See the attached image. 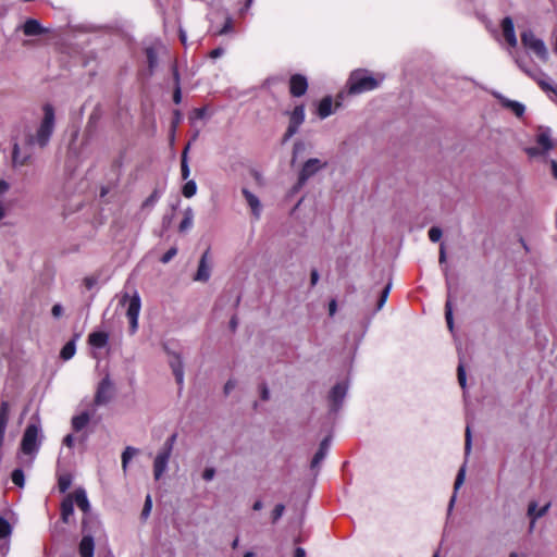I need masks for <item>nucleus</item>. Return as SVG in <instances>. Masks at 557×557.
<instances>
[{
	"label": "nucleus",
	"instance_id": "nucleus-1",
	"mask_svg": "<svg viewBox=\"0 0 557 557\" xmlns=\"http://www.w3.org/2000/svg\"><path fill=\"white\" fill-rule=\"evenodd\" d=\"M12 165L14 168L25 165L32 158V146L34 136L32 127L27 121H20L15 124L12 133Z\"/></svg>",
	"mask_w": 557,
	"mask_h": 557
},
{
	"label": "nucleus",
	"instance_id": "nucleus-2",
	"mask_svg": "<svg viewBox=\"0 0 557 557\" xmlns=\"http://www.w3.org/2000/svg\"><path fill=\"white\" fill-rule=\"evenodd\" d=\"M383 79V75L373 76L368 70H355L350 73L347 82L348 92L358 95L374 90L380 86Z\"/></svg>",
	"mask_w": 557,
	"mask_h": 557
},
{
	"label": "nucleus",
	"instance_id": "nucleus-3",
	"mask_svg": "<svg viewBox=\"0 0 557 557\" xmlns=\"http://www.w3.org/2000/svg\"><path fill=\"white\" fill-rule=\"evenodd\" d=\"M119 306L126 307V317L129 321V333L133 335L138 330V318L141 308L140 296L137 292L133 295L123 293L119 298Z\"/></svg>",
	"mask_w": 557,
	"mask_h": 557
},
{
	"label": "nucleus",
	"instance_id": "nucleus-4",
	"mask_svg": "<svg viewBox=\"0 0 557 557\" xmlns=\"http://www.w3.org/2000/svg\"><path fill=\"white\" fill-rule=\"evenodd\" d=\"M44 117L39 124V127L34 136V144L45 147L54 128V110L51 104H45L42 108Z\"/></svg>",
	"mask_w": 557,
	"mask_h": 557
},
{
	"label": "nucleus",
	"instance_id": "nucleus-5",
	"mask_svg": "<svg viewBox=\"0 0 557 557\" xmlns=\"http://www.w3.org/2000/svg\"><path fill=\"white\" fill-rule=\"evenodd\" d=\"M40 424L30 423L25 429L21 442V449L26 455L35 454L39 448Z\"/></svg>",
	"mask_w": 557,
	"mask_h": 557
},
{
	"label": "nucleus",
	"instance_id": "nucleus-6",
	"mask_svg": "<svg viewBox=\"0 0 557 557\" xmlns=\"http://www.w3.org/2000/svg\"><path fill=\"white\" fill-rule=\"evenodd\" d=\"M521 41L523 46L531 50L541 61L546 62L548 60V50L544 41L537 38L531 30L521 34Z\"/></svg>",
	"mask_w": 557,
	"mask_h": 557
},
{
	"label": "nucleus",
	"instance_id": "nucleus-7",
	"mask_svg": "<svg viewBox=\"0 0 557 557\" xmlns=\"http://www.w3.org/2000/svg\"><path fill=\"white\" fill-rule=\"evenodd\" d=\"M326 165L327 162L318 158H311L307 160L299 172L298 186L301 187L310 177H312L320 170L324 169Z\"/></svg>",
	"mask_w": 557,
	"mask_h": 557
},
{
	"label": "nucleus",
	"instance_id": "nucleus-8",
	"mask_svg": "<svg viewBox=\"0 0 557 557\" xmlns=\"http://www.w3.org/2000/svg\"><path fill=\"white\" fill-rule=\"evenodd\" d=\"M113 397V384L110 377L104 376L98 384L94 403L97 407L104 406L110 403Z\"/></svg>",
	"mask_w": 557,
	"mask_h": 557
},
{
	"label": "nucleus",
	"instance_id": "nucleus-9",
	"mask_svg": "<svg viewBox=\"0 0 557 557\" xmlns=\"http://www.w3.org/2000/svg\"><path fill=\"white\" fill-rule=\"evenodd\" d=\"M304 121L305 108L302 106H297L290 114L289 125L287 127L284 139L287 140L293 137L298 132V128L304 123Z\"/></svg>",
	"mask_w": 557,
	"mask_h": 557
},
{
	"label": "nucleus",
	"instance_id": "nucleus-10",
	"mask_svg": "<svg viewBox=\"0 0 557 557\" xmlns=\"http://www.w3.org/2000/svg\"><path fill=\"white\" fill-rule=\"evenodd\" d=\"M171 455L172 454L163 451L161 449L157 454L153 460V476L156 480H160L161 476L165 473Z\"/></svg>",
	"mask_w": 557,
	"mask_h": 557
},
{
	"label": "nucleus",
	"instance_id": "nucleus-11",
	"mask_svg": "<svg viewBox=\"0 0 557 557\" xmlns=\"http://www.w3.org/2000/svg\"><path fill=\"white\" fill-rule=\"evenodd\" d=\"M211 276V265L209 263V251L207 250L200 258L197 272L194 280L197 282H207Z\"/></svg>",
	"mask_w": 557,
	"mask_h": 557
},
{
	"label": "nucleus",
	"instance_id": "nucleus-12",
	"mask_svg": "<svg viewBox=\"0 0 557 557\" xmlns=\"http://www.w3.org/2000/svg\"><path fill=\"white\" fill-rule=\"evenodd\" d=\"M348 386L346 383H338L336 384L331 393H330V399L332 403V409L334 411L338 410L342 406V403L347 394Z\"/></svg>",
	"mask_w": 557,
	"mask_h": 557
},
{
	"label": "nucleus",
	"instance_id": "nucleus-13",
	"mask_svg": "<svg viewBox=\"0 0 557 557\" xmlns=\"http://www.w3.org/2000/svg\"><path fill=\"white\" fill-rule=\"evenodd\" d=\"M308 88V83L305 76L296 74L290 77L289 81V90L290 94L295 97H300L306 94Z\"/></svg>",
	"mask_w": 557,
	"mask_h": 557
},
{
	"label": "nucleus",
	"instance_id": "nucleus-14",
	"mask_svg": "<svg viewBox=\"0 0 557 557\" xmlns=\"http://www.w3.org/2000/svg\"><path fill=\"white\" fill-rule=\"evenodd\" d=\"M496 98L499 100L503 108L510 110L517 117H521L524 114L525 107L523 103L510 100L500 94H497Z\"/></svg>",
	"mask_w": 557,
	"mask_h": 557
},
{
	"label": "nucleus",
	"instance_id": "nucleus-15",
	"mask_svg": "<svg viewBox=\"0 0 557 557\" xmlns=\"http://www.w3.org/2000/svg\"><path fill=\"white\" fill-rule=\"evenodd\" d=\"M242 193L248 206L250 207L252 214L255 215L256 219H259L262 209L259 198L247 188H243Z\"/></svg>",
	"mask_w": 557,
	"mask_h": 557
},
{
	"label": "nucleus",
	"instance_id": "nucleus-16",
	"mask_svg": "<svg viewBox=\"0 0 557 557\" xmlns=\"http://www.w3.org/2000/svg\"><path fill=\"white\" fill-rule=\"evenodd\" d=\"M503 34L506 41L511 46H517V37L515 34L513 22L510 17H505L502 22Z\"/></svg>",
	"mask_w": 557,
	"mask_h": 557
},
{
	"label": "nucleus",
	"instance_id": "nucleus-17",
	"mask_svg": "<svg viewBox=\"0 0 557 557\" xmlns=\"http://www.w3.org/2000/svg\"><path fill=\"white\" fill-rule=\"evenodd\" d=\"M71 496L73 498V503H75L82 511H84V512L89 511L90 504L87 498L86 491L84 488H77Z\"/></svg>",
	"mask_w": 557,
	"mask_h": 557
},
{
	"label": "nucleus",
	"instance_id": "nucleus-18",
	"mask_svg": "<svg viewBox=\"0 0 557 557\" xmlns=\"http://www.w3.org/2000/svg\"><path fill=\"white\" fill-rule=\"evenodd\" d=\"M330 443H331V438L330 437H325L320 443L319 449L315 453V455L313 456V459L311 461V468L312 469L318 468L319 465L322 462V460L325 458V456L327 454V450L330 448Z\"/></svg>",
	"mask_w": 557,
	"mask_h": 557
},
{
	"label": "nucleus",
	"instance_id": "nucleus-19",
	"mask_svg": "<svg viewBox=\"0 0 557 557\" xmlns=\"http://www.w3.org/2000/svg\"><path fill=\"white\" fill-rule=\"evenodd\" d=\"M109 342V334L106 332H92L88 335V344L94 348H103Z\"/></svg>",
	"mask_w": 557,
	"mask_h": 557
},
{
	"label": "nucleus",
	"instance_id": "nucleus-20",
	"mask_svg": "<svg viewBox=\"0 0 557 557\" xmlns=\"http://www.w3.org/2000/svg\"><path fill=\"white\" fill-rule=\"evenodd\" d=\"M23 32L26 36H37L44 34L46 29L41 26V24L35 20L29 18L23 25Z\"/></svg>",
	"mask_w": 557,
	"mask_h": 557
},
{
	"label": "nucleus",
	"instance_id": "nucleus-21",
	"mask_svg": "<svg viewBox=\"0 0 557 557\" xmlns=\"http://www.w3.org/2000/svg\"><path fill=\"white\" fill-rule=\"evenodd\" d=\"M95 542L92 536L84 535L79 543L81 557H94Z\"/></svg>",
	"mask_w": 557,
	"mask_h": 557
},
{
	"label": "nucleus",
	"instance_id": "nucleus-22",
	"mask_svg": "<svg viewBox=\"0 0 557 557\" xmlns=\"http://www.w3.org/2000/svg\"><path fill=\"white\" fill-rule=\"evenodd\" d=\"M74 513V503L71 495H69L61 504V518L62 521L67 523L70 521V518Z\"/></svg>",
	"mask_w": 557,
	"mask_h": 557
},
{
	"label": "nucleus",
	"instance_id": "nucleus-23",
	"mask_svg": "<svg viewBox=\"0 0 557 557\" xmlns=\"http://www.w3.org/2000/svg\"><path fill=\"white\" fill-rule=\"evenodd\" d=\"M90 421V414L88 412H82L72 418V428L74 431H82Z\"/></svg>",
	"mask_w": 557,
	"mask_h": 557
},
{
	"label": "nucleus",
	"instance_id": "nucleus-24",
	"mask_svg": "<svg viewBox=\"0 0 557 557\" xmlns=\"http://www.w3.org/2000/svg\"><path fill=\"white\" fill-rule=\"evenodd\" d=\"M333 113L332 110V98L331 97H324L318 106V115L320 119H326Z\"/></svg>",
	"mask_w": 557,
	"mask_h": 557
},
{
	"label": "nucleus",
	"instance_id": "nucleus-25",
	"mask_svg": "<svg viewBox=\"0 0 557 557\" xmlns=\"http://www.w3.org/2000/svg\"><path fill=\"white\" fill-rule=\"evenodd\" d=\"M171 368L177 384L182 385L184 382V368L183 362L178 356H176L175 359L171 361Z\"/></svg>",
	"mask_w": 557,
	"mask_h": 557
},
{
	"label": "nucleus",
	"instance_id": "nucleus-26",
	"mask_svg": "<svg viewBox=\"0 0 557 557\" xmlns=\"http://www.w3.org/2000/svg\"><path fill=\"white\" fill-rule=\"evenodd\" d=\"M517 63L519 65V67L525 72L528 75H530L531 77H533L534 79H536L540 84V86L544 89V90H549V91H553L555 95H557V85H553L552 83H548V82H545V81H542V79H537L536 77V74L535 73H532L531 71L524 69L522 66V64L517 60Z\"/></svg>",
	"mask_w": 557,
	"mask_h": 557
},
{
	"label": "nucleus",
	"instance_id": "nucleus-27",
	"mask_svg": "<svg viewBox=\"0 0 557 557\" xmlns=\"http://www.w3.org/2000/svg\"><path fill=\"white\" fill-rule=\"evenodd\" d=\"M188 149H189V145H187L185 147V149L182 152V158H181V173H182L183 180H187L190 175V170H189V165H188V157H187Z\"/></svg>",
	"mask_w": 557,
	"mask_h": 557
},
{
	"label": "nucleus",
	"instance_id": "nucleus-28",
	"mask_svg": "<svg viewBox=\"0 0 557 557\" xmlns=\"http://www.w3.org/2000/svg\"><path fill=\"white\" fill-rule=\"evenodd\" d=\"M193 222H194L193 210L190 208H187L184 211V219L182 220V222L180 223V226H178L180 232L188 231L193 226Z\"/></svg>",
	"mask_w": 557,
	"mask_h": 557
},
{
	"label": "nucleus",
	"instance_id": "nucleus-29",
	"mask_svg": "<svg viewBox=\"0 0 557 557\" xmlns=\"http://www.w3.org/2000/svg\"><path fill=\"white\" fill-rule=\"evenodd\" d=\"M137 454V449L134 447H126L122 454V469L124 472L127 471L129 460Z\"/></svg>",
	"mask_w": 557,
	"mask_h": 557
},
{
	"label": "nucleus",
	"instance_id": "nucleus-30",
	"mask_svg": "<svg viewBox=\"0 0 557 557\" xmlns=\"http://www.w3.org/2000/svg\"><path fill=\"white\" fill-rule=\"evenodd\" d=\"M537 144L543 150L547 151L553 148L550 136L548 132H542L537 135Z\"/></svg>",
	"mask_w": 557,
	"mask_h": 557
},
{
	"label": "nucleus",
	"instance_id": "nucleus-31",
	"mask_svg": "<svg viewBox=\"0 0 557 557\" xmlns=\"http://www.w3.org/2000/svg\"><path fill=\"white\" fill-rule=\"evenodd\" d=\"M10 417V405L8 401H2L0 404V425L5 426L8 425Z\"/></svg>",
	"mask_w": 557,
	"mask_h": 557
},
{
	"label": "nucleus",
	"instance_id": "nucleus-32",
	"mask_svg": "<svg viewBox=\"0 0 557 557\" xmlns=\"http://www.w3.org/2000/svg\"><path fill=\"white\" fill-rule=\"evenodd\" d=\"M196 193H197L196 182L194 180L187 181L182 188V194L184 195V197L191 198L193 196L196 195Z\"/></svg>",
	"mask_w": 557,
	"mask_h": 557
},
{
	"label": "nucleus",
	"instance_id": "nucleus-33",
	"mask_svg": "<svg viewBox=\"0 0 557 557\" xmlns=\"http://www.w3.org/2000/svg\"><path fill=\"white\" fill-rule=\"evenodd\" d=\"M75 343L74 341H71L63 346L60 355L62 359L70 360L75 355Z\"/></svg>",
	"mask_w": 557,
	"mask_h": 557
},
{
	"label": "nucleus",
	"instance_id": "nucleus-34",
	"mask_svg": "<svg viewBox=\"0 0 557 557\" xmlns=\"http://www.w3.org/2000/svg\"><path fill=\"white\" fill-rule=\"evenodd\" d=\"M445 318L447 322V326L450 331L454 329V320H453V308H451V301L448 298L445 306Z\"/></svg>",
	"mask_w": 557,
	"mask_h": 557
},
{
	"label": "nucleus",
	"instance_id": "nucleus-35",
	"mask_svg": "<svg viewBox=\"0 0 557 557\" xmlns=\"http://www.w3.org/2000/svg\"><path fill=\"white\" fill-rule=\"evenodd\" d=\"M71 484H72V479L69 474H63V475L59 476L58 485H59L60 492L64 493L65 491H67L69 487L71 486Z\"/></svg>",
	"mask_w": 557,
	"mask_h": 557
},
{
	"label": "nucleus",
	"instance_id": "nucleus-36",
	"mask_svg": "<svg viewBox=\"0 0 557 557\" xmlns=\"http://www.w3.org/2000/svg\"><path fill=\"white\" fill-rule=\"evenodd\" d=\"M391 292V284H387L380 293V297L376 305V310H381L385 305L388 294Z\"/></svg>",
	"mask_w": 557,
	"mask_h": 557
},
{
	"label": "nucleus",
	"instance_id": "nucleus-37",
	"mask_svg": "<svg viewBox=\"0 0 557 557\" xmlns=\"http://www.w3.org/2000/svg\"><path fill=\"white\" fill-rule=\"evenodd\" d=\"M11 534V525L8 520L0 517V537L4 539Z\"/></svg>",
	"mask_w": 557,
	"mask_h": 557
},
{
	"label": "nucleus",
	"instance_id": "nucleus-38",
	"mask_svg": "<svg viewBox=\"0 0 557 557\" xmlns=\"http://www.w3.org/2000/svg\"><path fill=\"white\" fill-rule=\"evenodd\" d=\"M176 437H177L176 434H172L170 437H168L166 441L164 442L161 450L172 454L174 444L176 442Z\"/></svg>",
	"mask_w": 557,
	"mask_h": 557
},
{
	"label": "nucleus",
	"instance_id": "nucleus-39",
	"mask_svg": "<svg viewBox=\"0 0 557 557\" xmlns=\"http://www.w3.org/2000/svg\"><path fill=\"white\" fill-rule=\"evenodd\" d=\"M12 481L17 486L22 487L24 485V473H23V471L21 469H15L12 472Z\"/></svg>",
	"mask_w": 557,
	"mask_h": 557
},
{
	"label": "nucleus",
	"instance_id": "nucleus-40",
	"mask_svg": "<svg viewBox=\"0 0 557 557\" xmlns=\"http://www.w3.org/2000/svg\"><path fill=\"white\" fill-rule=\"evenodd\" d=\"M443 233L442 230L437 226H433L429 230V238L431 242L436 243L441 239Z\"/></svg>",
	"mask_w": 557,
	"mask_h": 557
},
{
	"label": "nucleus",
	"instance_id": "nucleus-41",
	"mask_svg": "<svg viewBox=\"0 0 557 557\" xmlns=\"http://www.w3.org/2000/svg\"><path fill=\"white\" fill-rule=\"evenodd\" d=\"M550 507V504H546L545 506H543L541 509L537 510L536 515L533 516V521H531V525H530V530H532L534 528V524H535V521L543 517L544 515H546V512L548 511Z\"/></svg>",
	"mask_w": 557,
	"mask_h": 557
},
{
	"label": "nucleus",
	"instance_id": "nucleus-42",
	"mask_svg": "<svg viewBox=\"0 0 557 557\" xmlns=\"http://www.w3.org/2000/svg\"><path fill=\"white\" fill-rule=\"evenodd\" d=\"M466 476V468L462 466L457 474L456 481H455V491H457L465 482Z\"/></svg>",
	"mask_w": 557,
	"mask_h": 557
},
{
	"label": "nucleus",
	"instance_id": "nucleus-43",
	"mask_svg": "<svg viewBox=\"0 0 557 557\" xmlns=\"http://www.w3.org/2000/svg\"><path fill=\"white\" fill-rule=\"evenodd\" d=\"M151 508H152V500H151L150 495H147L145 504H144V508L141 511V517L147 518L151 512Z\"/></svg>",
	"mask_w": 557,
	"mask_h": 557
},
{
	"label": "nucleus",
	"instance_id": "nucleus-44",
	"mask_svg": "<svg viewBox=\"0 0 557 557\" xmlns=\"http://www.w3.org/2000/svg\"><path fill=\"white\" fill-rule=\"evenodd\" d=\"M177 255V249L175 247L170 248L161 258L162 263L170 262Z\"/></svg>",
	"mask_w": 557,
	"mask_h": 557
},
{
	"label": "nucleus",
	"instance_id": "nucleus-45",
	"mask_svg": "<svg viewBox=\"0 0 557 557\" xmlns=\"http://www.w3.org/2000/svg\"><path fill=\"white\" fill-rule=\"evenodd\" d=\"M285 507L282 504H278L275 506V508L272 511V520L273 522H276L284 513Z\"/></svg>",
	"mask_w": 557,
	"mask_h": 557
},
{
	"label": "nucleus",
	"instance_id": "nucleus-46",
	"mask_svg": "<svg viewBox=\"0 0 557 557\" xmlns=\"http://www.w3.org/2000/svg\"><path fill=\"white\" fill-rule=\"evenodd\" d=\"M159 199L158 191H153L144 202L143 208L153 207Z\"/></svg>",
	"mask_w": 557,
	"mask_h": 557
},
{
	"label": "nucleus",
	"instance_id": "nucleus-47",
	"mask_svg": "<svg viewBox=\"0 0 557 557\" xmlns=\"http://www.w3.org/2000/svg\"><path fill=\"white\" fill-rule=\"evenodd\" d=\"M471 445H472L471 431H470V426L468 425L466 429V443H465L466 455L470 454Z\"/></svg>",
	"mask_w": 557,
	"mask_h": 557
},
{
	"label": "nucleus",
	"instance_id": "nucleus-48",
	"mask_svg": "<svg viewBox=\"0 0 557 557\" xmlns=\"http://www.w3.org/2000/svg\"><path fill=\"white\" fill-rule=\"evenodd\" d=\"M458 382L462 388L466 387L467 379H466V372L462 364L458 366Z\"/></svg>",
	"mask_w": 557,
	"mask_h": 557
},
{
	"label": "nucleus",
	"instance_id": "nucleus-49",
	"mask_svg": "<svg viewBox=\"0 0 557 557\" xmlns=\"http://www.w3.org/2000/svg\"><path fill=\"white\" fill-rule=\"evenodd\" d=\"M233 30V21L231 17H227L224 26L219 30V35H224Z\"/></svg>",
	"mask_w": 557,
	"mask_h": 557
},
{
	"label": "nucleus",
	"instance_id": "nucleus-50",
	"mask_svg": "<svg viewBox=\"0 0 557 557\" xmlns=\"http://www.w3.org/2000/svg\"><path fill=\"white\" fill-rule=\"evenodd\" d=\"M215 475V470L213 468H206L202 472V479L205 481H211Z\"/></svg>",
	"mask_w": 557,
	"mask_h": 557
},
{
	"label": "nucleus",
	"instance_id": "nucleus-51",
	"mask_svg": "<svg viewBox=\"0 0 557 557\" xmlns=\"http://www.w3.org/2000/svg\"><path fill=\"white\" fill-rule=\"evenodd\" d=\"M149 66L152 69L157 64V57L152 49H147Z\"/></svg>",
	"mask_w": 557,
	"mask_h": 557
},
{
	"label": "nucleus",
	"instance_id": "nucleus-52",
	"mask_svg": "<svg viewBox=\"0 0 557 557\" xmlns=\"http://www.w3.org/2000/svg\"><path fill=\"white\" fill-rule=\"evenodd\" d=\"M51 313L54 318H60L63 314V307L60 304H55L51 309Z\"/></svg>",
	"mask_w": 557,
	"mask_h": 557
},
{
	"label": "nucleus",
	"instance_id": "nucleus-53",
	"mask_svg": "<svg viewBox=\"0 0 557 557\" xmlns=\"http://www.w3.org/2000/svg\"><path fill=\"white\" fill-rule=\"evenodd\" d=\"M537 504L535 502H532L529 504L528 507V516L531 518V521H533V516L536 515L537 510Z\"/></svg>",
	"mask_w": 557,
	"mask_h": 557
},
{
	"label": "nucleus",
	"instance_id": "nucleus-54",
	"mask_svg": "<svg viewBox=\"0 0 557 557\" xmlns=\"http://www.w3.org/2000/svg\"><path fill=\"white\" fill-rule=\"evenodd\" d=\"M236 387V382L234 380H228L224 385V393L228 395Z\"/></svg>",
	"mask_w": 557,
	"mask_h": 557
},
{
	"label": "nucleus",
	"instance_id": "nucleus-55",
	"mask_svg": "<svg viewBox=\"0 0 557 557\" xmlns=\"http://www.w3.org/2000/svg\"><path fill=\"white\" fill-rule=\"evenodd\" d=\"M74 442H75V437L73 434H67L64 438H63V444L69 447V448H72L74 446Z\"/></svg>",
	"mask_w": 557,
	"mask_h": 557
},
{
	"label": "nucleus",
	"instance_id": "nucleus-56",
	"mask_svg": "<svg viewBox=\"0 0 557 557\" xmlns=\"http://www.w3.org/2000/svg\"><path fill=\"white\" fill-rule=\"evenodd\" d=\"M319 281V273L317 270H312L310 274V282L311 285L314 286Z\"/></svg>",
	"mask_w": 557,
	"mask_h": 557
},
{
	"label": "nucleus",
	"instance_id": "nucleus-57",
	"mask_svg": "<svg viewBox=\"0 0 557 557\" xmlns=\"http://www.w3.org/2000/svg\"><path fill=\"white\" fill-rule=\"evenodd\" d=\"M261 398L268 400L270 398V391L265 385L261 386Z\"/></svg>",
	"mask_w": 557,
	"mask_h": 557
},
{
	"label": "nucleus",
	"instance_id": "nucleus-58",
	"mask_svg": "<svg viewBox=\"0 0 557 557\" xmlns=\"http://www.w3.org/2000/svg\"><path fill=\"white\" fill-rule=\"evenodd\" d=\"M446 261V251L445 246L442 244L440 249V263H444Z\"/></svg>",
	"mask_w": 557,
	"mask_h": 557
},
{
	"label": "nucleus",
	"instance_id": "nucleus-59",
	"mask_svg": "<svg viewBox=\"0 0 557 557\" xmlns=\"http://www.w3.org/2000/svg\"><path fill=\"white\" fill-rule=\"evenodd\" d=\"M8 189H9V184L5 181L0 180V194L5 193Z\"/></svg>",
	"mask_w": 557,
	"mask_h": 557
},
{
	"label": "nucleus",
	"instance_id": "nucleus-60",
	"mask_svg": "<svg viewBox=\"0 0 557 557\" xmlns=\"http://www.w3.org/2000/svg\"><path fill=\"white\" fill-rule=\"evenodd\" d=\"M173 99H174L175 103H180L181 102V89H180V87H177L175 89Z\"/></svg>",
	"mask_w": 557,
	"mask_h": 557
},
{
	"label": "nucleus",
	"instance_id": "nucleus-61",
	"mask_svg": "<svg viewBox=\"0 0 557 557\" xmlns=\"http://www.w3.org/2000/svg\"><path fill=\"white\" fill-rule=\"evenodd\" d=\"M295 557H306V552L301 547H297L295 550Z\"/></svg>",
	"mask_w": 557,
	"mask_h": 557
},
{
	"label": "nucleus",
	"instance_id": "nucleus-62",
	"mask_svg": "<svg viewBox=\"0 0 557 557\" xmlns=\"http://www.w3.org/2000/svg\"><path fill=\"white\" fill-rule=\"evenodd\" d=\"M223 53V50L218 48V49H214L212 52H211V58L215 59V58H219L220 55H222Z\"/></svg>",
	"mask_w": 557,
	"mask_h": 557
},
{
	"label": "nucleus",
	"instance_id": "nucleus-63",
	"mask_svg": "<svg viewBox=\"0 0 557 557\" xmlns=\"http://www.w3.org/2000/svg\"><path fill=\"white\" fill-rule=\"evenodd\" d=\"M329 309H330V314H334L335 313V310H336V302H335V300H332L330 302Z\"/></svg>",
	"mask_w": 557,
	"mask_h": 557
},
{
	"label": "nucleus",
	"instance_id": "nucleus-64",
	"mask_svg": "<svg viewBox=\"0 0 557 557\" xmlns=\"http://www.w3.org/2000/svg\"><path fill=\"white\" fill-rule=\"evenodd\" d=\"M262 507H263V504H262V502H261V500H257V502L253 504V506H252L253 510H260V509H262Z\"/></svg>",
	"mask_w": 557,
	"mask_h": 557
}]
</instances>
